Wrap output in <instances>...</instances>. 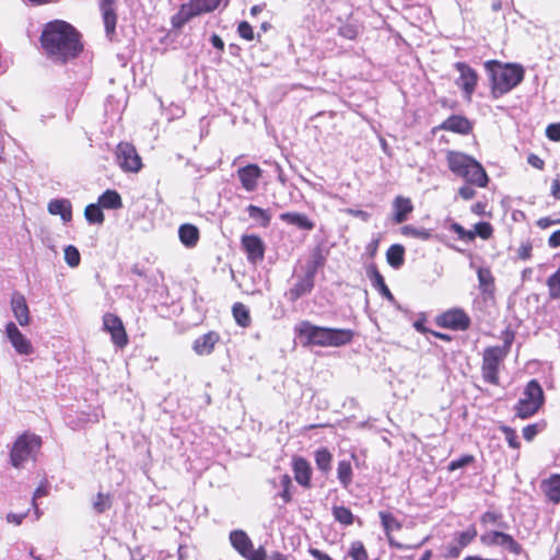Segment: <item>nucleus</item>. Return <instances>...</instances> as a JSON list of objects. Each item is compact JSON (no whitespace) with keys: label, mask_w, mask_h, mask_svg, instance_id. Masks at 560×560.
<instances>
[{"label":"nucleus","mask_w":560,"mask_h":560,"mask_svg":"<svg viewBox=\"0 0 560 560\" xmlns=\"http://www.w3.org/2000/svg\"><path fill=\"white\" fill-rule=\"evenodd\" d=\"M222 0H189L186 4L195 16L214 11Z\"/></svg>","instance_id":"31"},{"label":"nucleus","mask_w":560,"mask_h":560,"mask_svg":"<svg viewBox=\"0 0 560 560\" xmlns=\"http://www.w3.org/2000/svg\"><path fill=\"white\" fill-rule=\"evenodd\" d=\"M332 455L326 447H320L315 452V463L317 468L324 474L331 469Z\"/></svg>","instance_id":"35"},{"label":"nucleus","mask_w":560,"mask_h":560,"mask_svg":"<svg viewBox=\"0 0 560 560\" xmlns=\"http://www.w3.org/2000/svg\"><path fill=\"white\" fill-rule=\"evenodd\" d=\"M337 477L343 488H348L352 482V467L350 462L340 460L337 468Z\"/></svg>","instance_id":"40"},{"label":"nucleus","mask_w":560,"mask_h":560,"mask_svg":"<svg viewBox=\"0 0 560 560\" xmlns=\"http://www.w3.org/2000/svg\"><path fill=\"white\" fill-rule=\"evenodd\" d=\"M101 10L103 13L106 34L108 36L113 35L115 33L117 18L112 0H101Z\"/></svg>","instance_id":"28"},{"label":"nucleus","mask_w":560,"mask_h":560,"mask_svg":"<svg viewBox=\"0 0 560 560\" xmlns=\"http://www.w3.org/2000/svg\"><path fill=\"white\" fill-rule=\"evenodd\" d=\"M246 210H247L249 218L259 222V224L262 228H267L270 224L271 215L269 214V212L267 210L261 209L254 205H249Z\"/></svg>","instance_id":"38"},{"label":"nucleus","mask_w":560,"mask_h":560,"mask_svg":"<svg viewBox=\"0 0 560 560\" xmlns=\"http://www.w3.org/2000/svg\"><path fill=\"white\" fill-rule=\"evenodd\" d=\"M40 444V438L35 434L24 433L20 435L10 452L12 466L18 469L22 468L27 460L34 458Z\"/></svg>","instance_id":"6"},{"label":"nucleus","mask_w":560,"mask_h":560,"mask_svg":"<svg viewBox=\"0 0 560 560\" xmlns=\"http://www.w3.org/2000/svg\"><path fill=\"white\" fill-rule=\"evenodd\" d=\"M386 259L390 267L400 268L405 261V247L400 244L392 245L386 252Z\"/></svg>","instance_id":"32"},{"label":"nucleus","mask_w":560,"mask_h":560,"mask_svg":"<svg viewBox=\"0 0 560 560\" xmlns=\"http://www.w3.org/2000/svg\"><path fill=\"white\" fill-rule=\"evenodd\" d=\"M4 332L16 353L21 355L34 353V347L31 340L19 329L15 323L9 322L5 325Z\"/></svg>","instance_id":"11"},{"label":"nucleus","mask_w":560,"mask_h":560,"mask_svg":"<svg viewBox=\"0 0 560 560\" xmlns=\"http://www.w3.org/2000/svg\"><path fill=\"white\" fill-rule=\"evenodd\" d=\"M294 478L303 487H310L312 469L308 462L302 457L293 462Z\"/></svg>","instance_id":"23"},{"label":"nucleus","mask_w":560,"mask_h":560,"mask_svg":"<svg viewBox=\"0 0 560 560\" xmlns=\"http://www.w3.org/2000/svg\"><path fill=\"white\" fill-rule=\"evenodd\" d=\"M103 328L110 335L113 343L124 348L128 343V336L122 320L115 314L106 313L103 316Z\"/></svg>","instance_id":"10"},{"label":"nucleus","mask_w":560,"mask_h":560,"mask_svg":"<svg viewBox=\"0 0 560 560\" xmlns=\"http://www.w3.org/2000/svg\"><path fill=\"white\" fill-rule=\"evenodd\" d=\"M113 505V497L109 493L98 492L92 500V506L95 513L102 514L108 511Z\"/></svg>","instance_id":"37"},{"label":"nucleus","mask_w":560,"mask_h":560,"mask_svg":"<svg viewBox=\"0 0 560 560\" xmlns=\"http://www.w3.org/2000/svg\"><path fill=\"white\" fill-rule=\"evenodd\" d=\"M237 32H238V35L246 40L254 39L253 27L249 25V23H247L245 21H243L238 24Z\"/></svg>","instance_id":"50"},{"label":"nucleus","mask_w":560,"mask_h":560,"mask_svg":"<svg viewBox=\"0 0 560 560\" xmlns=\"http://www.w3.org/2000/svg\"><path fill=\"white\" fill-rule=\"evenodd\" d=\"M116 162L124 172L138 173L141 167V158L136 148L128 142H120L116 148Z\"/></svg>","instance_id":"7"},{"label":"nucleus","mask_w":560,"mask_h":560,"mask_svg":"<svg viewBox=\"0 0 560 560\" xmlns=\"http://www.w3.org/2000/svg\"><path fill=\"white\" fill-rule=\"evenodd\" d=\"M11 311L18 324L22 327L31 324V313L25 296L20 292H13L10 301Z\"/></svg>","instance_id":"16"},{"label":"nucleus","mask_w":560,"mask_h":560,"mask_svg":"<svg viewBox=\"0 0 560 560\" xmlns=\"http://www.w3.org/2000/svg\"><path fill=\"white\" fill-rule=\"evenodd\" d=\"M555 224H560V213H559V217L556 218V219H551L550 217H544V218H540L537 221V225L540 229H547V228H549L551 225H555Z\"/></svg>","instance_id":"56"},{"label":"nucleus","mask_w":560,"mask_h":560,"mask_svg":"<svg viewBox=\"0 0 560 560\" xmlns=\"http://www.w3.org/2000/svg\"><path fill=\"white\" fill-rule=\"evenodd\" d=\"M241 245L250 264L257 265L262 261L265 256V244L258 235H243L241 238Z\"/></svg>","instance_id":"14"},{"label":"nucleus","mask_w":560,"mask_h":560,"mask_svg":"<svg viewBox=\"0 0 560 560\" xmlns=\"http://www.w3.org/2000/svg\"><path fill=\"white\" fill-rule=\"evenodd\" d=\"M501 432L504 434L505 440L508 441L509 446L512 448H518L520 442L516 435V432L514 429L508 427V425H501L500 427Z\"/></svg>","instance_id":"47"},{"label":"nucleus","mask_w":560,"mask_h":560,"mask_svg":"<svg viewBox=\"0 0 560 560\" xmlns=\"http://www.w3.org/2000/svg\"><path fill=\"white\" fill-rule=\"evenodd\" d=\"M455 68L459 72V78L456 83L459 88L463 89L466 97L470 98L477 84V73L472 68L464 62H457Z\"/></svg>","instance_id":"17"},{"label":"nucleus","mask_w":560,"mask_h":560,"mask_svg":"<svg viewBox=\"0 0 560 560\" xmlns=\"http://www.w3.org/2000/svg\"><path fill=\"white\" fill-rule=\"evenodd\" d=\"M378 516H380L383 529L385 532V535L388 539L389 545L393 547H396L397 549L408 550V549H412V548H419L420 546H422L430 539V536H427L422 539L421 542H419L415 546H409V545H404V544L397 542L393 539L392 533L395 530L401 529V527H402L401 523L390 512H387V511H380Z\"/></svg>","instance_id":"8"},{"label":"nucleus","mask_w":560,"mask_h":560,"mask_svg":"<svg viewBox=\"0 0 560 560\" xmlns=\"http://www.w3.org/2000/svg\"><path fill=\"white\" fill-rule=\"evenodd\" d=\"M474 456L472 455H464L462 456L460 458L458 459H455V460H452L450 464H448V470L450 471H454L456 469H459V468H463L469 464H471L474 462Z\"/></svg>","instance_id":"48"},{"label":"nucleus","mask_w":560,"mask_h":560,"mask_svg":"<svg viewBox=\"0 0 560 560\" xmlns=\"http://www.w3.org/2000/svg\"><path fill=\"white\" fill-rule=\"evenodd\" d=\"M458 195L464 200H470L476 196V190L472 187H470L469 185H464L458 189Z\"/></svg>","instance_id":"57"},{"label":"nucleus","mask_w":560,"mask_h":560,"mask_svg":"<svg viewBox=\"0 0 560 560\" xmlns=\"http://www.w3.org/2000/svg\"><path fill=\"white\" fill-rule=\"evenodd\" d=\"M291 485V479L288 475H283L281 477V486L283 487L282 492L280 493V497L283 499L285 503L291 501V494L289 492V487Z\"/></svg>","instance_id":"52"},{"label":"nucleus","mask_w":560,"mask_h":560,"mask_svg":"<svg viewBox=\"0 0 560 560\" xmlns=\"http://www.w3.org/2000/svg\"><path fill=\"white\" fill-rule=\"evenodd\" d=\"M394 222L400 224L407 220V217L413 210V206L409 198L398 196L395 198L394 203Z\"/></svg>","instance_id":"24"},{"label":"nucleus","mask_w":560,"mask_h":560,"mask_svg":"<svg viewBox=\"0 0 560 560\" xmlns=\"http://www.w3.org/2000/svg\"><path fill=\"white\" fill-rule=\"evenodd\" d=\"M98 205L105 209H119L122 206L121 197L116 190L108 189L100 196Z\"/></svg>","instance_id":"33"},{"label":"nucleus","mask_w":560,"mask_h":560,"mask_svg":"<svg viewBox=\"0 0 560 560\" xmlns=\"http://www.w3.org/2000/svg\"><path fill=\"white\" fill-rule=\"evenodd\" d=\"M440 327L453 330H465L470 325L469 316L460 308H453L444 312L436 318Z\"/></svg>","instance_id":"13"},{"label":"nucleus","mask_w":560,"mask_h":560,"mask_svg":"<svg viewBox=\"0 0 560 560\" xmlns=\"http://www.w3.org/2000/svg\"><path fill=\"white\" fill-rule=\"evenodd\" d=\"M514 335L506 332L503 346L489 347L485 349L482 357L481 372L485 382L499 385L500 364L510 352Z\"/></svg>","instance_id":"4"},{"label":"nucleus","mask_w":560,"mask_h":560,"mask_svg":"<svg viewBox=\"0 0 560 560\" xmlns=\"http://www.w3.org/2000/svg\"><path fill=\"white\" fill-rule=\"evenodd\" d=\"M528 164L537 170H542L545 162L536 154H529L527 158Z\"/></svg>","instance_id":"60"},{"label":"nucleus","mask_w":560,"mask_h":560,"mask_svg":"<svg viewBox=\"0 0 560 560\" xmlns=\"http://www.w3.org/2000/svg\"><path fill=\"white\" fill-rule=\"evenodd\" d=\"M446 161L452 173L464 178L476 160L458 151H448Z\"/></svg>","instance_id":"15"},{"label":"nucleus","mask_w":560,"mask_h":560,"mask_svg":"<svg viewBox=\"0 0 560 560\" xmlns=\"http://www.w3.org/2000/svg\"><path fill=\"white\" fill-rule=\"evenodd\" d=\"M230 541L233 548L243 557L253 548V542L248 535L242 529H235L230 533Z\"/></svg>","instance_id":"25"},{"label":"nucleus","mask_w":560,"mask_h":560,"mask_svg":"<svg viewBox=\"0 0 560 560\" xmlns=\"http://www.w3.org/2000/svg\"><path fill=\"white\" fill-rule=\"evenodd\" d=\"M542 490L546 497L553 503L560 502V475H552L542 482Z\"/></svg>","instance_id":"30"},{"label":"nucleus","mask_w":560,"mask_h":560,"mask_svg":"<svg viewBox=\"0 0 560 560\" xmlns=\"http://www.w3.org/2000/svg\"><path fill=\"white\" fill-rule=\"evenodd\" d=\"M486 66L491 71L492 95L495 98L513 90L524 79V70L521 66H501L497 61H489Z\"/></svg>","instance_id":"3"},{"label":"nucleus","mask_w":560,"mask_h":560,"mask_svg":"<svg viewBox=\"0 0 560 560\" xmlns=\"http://www.w3.org/2000/svg\"><path fill=\"white\" fill-rule=\"evenodd\" d=\"M299 332L307 343L319 347H341L350 343L354 336L351 329L319 327L308 322L300 325Z\"/></svg>","instance_id":"2"},{"label":"nucleus","mask_w":560,"mask_h":560,"mask_svg":"<svg viewBox=\"0 0 560 560\" xmlns=\"http://www.w3.org/2000/svg\"><path fill=\"white\" fill-rule=\"evenodd\" d=\"M438 129L452 131L459 135H468L472 130L471 122L464 116L452 115L445 119Z\"/></svg>","instance_id":"20"},{"label":"nucleus","mask_w":560,"mask_h":560,"mask_svg":"<svg viewBox=\"0 0 560 560\" xmlns=\"http://www.w3.org/2000/svg\"><path fill=\"white\" fill-rule=\"evenodd\" d=\"M551 195L556 199H560V179H555L551 185Z\"/></svg>","instance_id":"64"},{"label":"nucleus","mask_w":560,"mask_h":560,"mask_svg":"<svg viewBox=\"0 0 560 560\" xmlns=\"http://www.w3.org/2000/svg\"><path fill=\"white\" fill-rule=\"evenodd\" d=\"M40 39L46 54L58 62L75 58L83 49L75 28L60 20L49 22L45 26Z\"/></svg>","instance_id":"1"},{"label":"nucleus","mask_w":560,"mask_h":560,"mask_svg":"<svg viewBox=\"0 0 560 560\" xmlns=\"http://www.w3.org/2000/svg\"><path fill=\"white\" fill-rule=\"evenodd\" d=\"M65 260L71 268H75L80 265L81 256L78 248L73 245H68L65 248Z\"/></svg>","instance_id":"46"},{"label":"nucleus","mask_w":560,"mask_h":560,"mask_svg":"<svg viewBox=\"0 0 560 560\" xmlns=\"http://www.w3.org/2000/svg\"><path fill=\"white\" fill-rule=\"evenodd\" d=\"M500 518V515L494 512H486L481 516V523L482 524H497L498 520Z\"/></svg>","instance_id":"59"},{"label":"nucleus","mask_w":560,"mask_h":560,"mask_svg":"<svg viewBox=\"0 0 560 560\" xmlns=\"http://www.w3.org/2000/svg\"><path fill=\"white\" fill-rule=\"evenodd\" d=\"M219 340L220 337L218 332L209 331L194 341L192 349L199 355H208L213 351Z\"/></svg>","instance_id":"21"},{"label":"nucleus","mask_w":560,"mask_h":560,"mask_svg":"<svg viewBox=\"0 0 560 560\" xmlns=\"http://www.w3.org/2000/svg\"><path fill=\"white\" fill-rule=\"evenodd\" d=\"M401 233L405 236H409V237H413V238H418V240H422V241H428L432 237V234L429 230L423 229V228L418 229L412 225L402 226Z\"/></svg>","instance_id":"43"},{"label":"nucleus","mask_w":560,"mask_h":560,"mask_svg":"<svg viewBox=\"0 0 560 560\" xmlns=\"http://www.w3.org/2000/svg\"><path fill=\"white\" fill-rule=\"evenodd\" d=\"M84 217L91 224H102L104 222V213L100 205H88L84 210Z\"/></svg>","instance_id":"41"},{"label":"nucleus","mask_w":560,"mask_h":560,"mask_svg":"<svg viewBox=\"0 0 560 560\" xmlns=\"http://www.w3.org/2000/svg\"><path fill=\"white\" fill-rule=\"evenodd\" d=\"M546 136L552 141H560V122L550 124L546 128Z\"/></svg>","instance_id":"54"},{"label":"nucleus","mask_w":560,"mask_h":560,"mask_svg":"<svg viewBox=\"0 0 560 560\" xmlns=\"http://www.w3.org/2000/svg\"><path fill=\"white\" fill-rule=\"evenodd\" d=\"M476 233L483 240H487L492 234V226L488 222H480L475 225Z\"/></svg>","instance_id":"51"},{"label":"nucleus","mask_w":560,"mask_h":560,"mask_svg":"<svg viewBox=\"0 0 560 560\" xmlns=\"http://www.w3.org/2000/svg\"><path fill=\"white\" fill-rule=\"evenodd\" d=\"M477 536V530L474 526L468 527L466 530L455 535V544L447 546L445 557L457 558L462 550L467 547Z\"/></svg>","instance_id":"18"},{"label":"nucleus","mask_w":560,"mask_h":560,"mask_svg":"<svg viewBox=\"0 0 560 560\" xmlns=\"http://www.w3.org/2000/svg\"><path fill=\"white\" fill-rule=\"evenodd\" d=\"M545 400L544 390L536 380H532L525 386L522 397L514 407L516 417L527 419L534 416Z\"/></svg>","instance_id":"5"},{"label":"nucleus","mask_w":560,"mask_h":560,"mask_svg":"<svg viewBox=\"0 0 560 560\" xmlns=\"http://www.w3.org/2000/svg\"><path fill=\"white\" fill-rule=\"evenodd\" d=\"M235 322L242 326L247 327L250 324V316L247 307L242 303H235L232 307Z\"/></svg>","instance_id":"42"},{"label":"nucleus","mask_w":560,"mask_h":560,"mask_svg":"<svg viewBox=\"0 0 560 560\" xmlns=\"http://www.w3.org/2000/svg\"><path fill=\"white\" fill-rule=\"evenodd\" d=\"M481 544L486 546H501L514 555L522 552V546L514 538L503 532L491 530L480 536Z\"/></svg>","instance_id":"12"},{"label":"nucleus","mask_w":560,"mask_h":560,"mask_svg":"<svg viewBox=\"0 0 560 560\" xmlns=\"http://www.w3.org/2000/svg\"><path fill=\"white\" fill-rule=\"evenodd\" d=\"M538 433L537 424H528L523 429V436L526 441H532Z\"/></svg>","instance_id":"58"},{"label":"nucleus","mask_w":560,"mask_h":560,"mask_svg":"<svg viewBox=\"0 0 560 560\" xmlns=\"http://www.w3.org/2000/svg\"><path fill=\"white\" fill-rule=\"evenodd\" d=\"M26 515H27V512L21 513V514L9 513L7 515V521L9 523H13L15 525H20L23 522V520L26 517Z\"/></svg>","instance_id":"61"},{"label":"nucleus","mask_w":560,"mask_h":560,"mask_svg":"<svg viewBox=\"0 0 560 560\" xmlns=\"http://www.w3.org/2000/svg\"><path fill=\"white\" fill-rule=\"evenodd\" d=\"M548 245L550 248L560 247V230L555 231L548 238Z\"/></svg>","instance_id":"62"},{"label":"nucleus","mask_w":560,"mask_h":560,"mask_svg":"<svg viewBox=\"0 0 560 560\" xmlns=\"http://www.w3.org/2000/svg\"><path fill=\"white\" fill-rule=\"evenodd\" d=\"M533 245L530 241L522 242L517 248V257L522 260H528L532 257Z\"/></svg>","instance_id":"49"},{"label":"nucleus","mask_w":560,"mask_h":560,"mask_svg":"<svg viewBox=\"0 0 560 560\" xmlns=\"http://www.w3.org/2000/svg\"><path fill=\"white\" fill-rule=\"evenodd\" d=\"M370 279L374 288H376L385 299H387L390 302L395 300L390 290L386 285L383 276L378 272V270L375 267H372L370 271Z\"/></svg>","instance_id":"34"},{"label":"nucleus","mask_w":560,"mask_h":560,"mask_svg":"<svg viewBox=\"0 0 560 560\" xmlns=\"http://www.w3.org/2000/svg\"><path fill=\"white\" fill-rule=\"evenodd\" d=\"M323 260L322 257L318 256L315 259L312 267H308L306 275L301 278L288 292L287 296L291 302H295L301 296L310 293L314 288V277L317 271V268L322 266Z\"/></svg>","instance_id":"9"},{"label":"nucleus","mask_w":560,"mask_h":560,"mask_svg":"<svg viewBox=\"0 0 560 560\" xmlns=\"http://www.w3.org/2000/svg\"><path fill=\"white\" fill-rule=\"evenodd\" d=\"M547 287L551 299H560V267L547 279Z\"/></svg>","instance_id":"45"},{"label":"nucleus","mask_w":560,"mask_h":560,"mask_svg":"<svg viewBox=\"0 0 560 560\" xmlns=\"http://www.w3.org/2000/svg\"><path fill=\"white\" fill-rule=\"evenodd\" d=\"M280 219L291 225H295L299 229L311 231L315 224L307 218V215L298 212H283L280 214Z\"/></svg>","instance_id":"27"},{"label":"nucleus","mask_w":560,"mask_h":560,"mask_svg":"<svg viewBox=\"0 0 560 560\" xmlns=\"http://www.w3.org/2000/svg\"><path fill=\"white\" fill-rule=\"evenodd\" d=\"M178 236L183 245L191 248L196 246L199 240V230L189 223L182 224L178 229Z\"/></svg>","instance_id":"29"},{"label":"nucleus","mask_w":560,"mask_h":560,"mask_svg":"<svg viewBox=\"0 0 560 560\" xmlns=\"http://www.w3.org/2000/svg\"><path fill=\"white\" fill-rule=\"evenodd\" d=\"M308 552L316 560H332V558L330 556H328L327 553H325V552H323V551H320L319 549H316V548H311L308 550Z\"/></svg>","instance_id":"63"},{"label":"nucleus","mask_w":560,"mask_h":560,"mask_svg":"<svg viewBox=\"0 0 560 560\" xmlns=\"http://www.w3.org/2000/svg\"><path fill=\"white\" fill-rule=\"evenodd\" d=\"M451 229L453 232H455L459 238L464 240V238H468V240H472L475 237V233L472 232H467L460 224L458 223H453L451 225Z\"/></svg>","instance_id":"55"},{"label":"nucleus","mask_w":560,"mask_h":560,"mask_svg":"<svg viewBox=\"0 0 560 560\" xmlns=\"http://www.w3.org/2000/svg\"><path fill=\"white\" fill-rule=\"evenodd\" d=\"M261 170L257 164H248L244 167L238 168L237 176L242 184V187L250 192L254 191L258 186V179L261 176Z\"/></svg>","instance_id":"19"},{"label":"nucleus","mask_w":560,"mask_h":560,"mask_svg":"<svg viewBox=\"0 0 560 560\" xmlns=\"http://www.w3.org/2000/svg\"><path fill=\"white\" fill-rule=\"evenodd\" d=\"M479 289L482 293H491L494 288V278L489 268H479L477 270Z\"/></svg>","instance_id":"36"},{"label":"nucleus","mask_w":560,"mask_h":560,"mask_svg":"<svg viewBox=\"0 0 560 560\" xmlns=\"http://www.w3.org/2000/svg\"><path fill=\"white\" fill-rule=\"evenodd\" d=\"M192 18H195L192 11L186 3H183L178 12L172 18V25L175 28H180Z\"/></svg>","instance_id":"39"},{"label":"nucleus","mask_w":560,"mask_h":560,"mask_svg":"<svg viewBox=\"0 0 560 560\" xmlns=\"http://www.w3.org/2000/svg\"><path fill=\"white\" fill-rule=\"evenodd\" d=\"M48 211L52 215H60L63 222L72 218L71 203L67 199H54L48 203Z\"/></svg>","instance_id":"26"},{"label":"nucleus","mask_w":560,"mask_h":560,"mask_svg":"<svg viewBox=\"0 0 560 560\" xmlns=\"http://www.w3.org/2000/svg\"><path fill=\"white\" fill-rule=\"evenodd\" d=\"M332 515L337 522L342 525H351L353 523V514L346 506H335L332 509Z\"/></svg>","instance_id":"44"},{"label":"nucleus","mask_w":560,"mask_h":560,"mask_svg":"<svg viewBox=\"0 0 560 560\" xmlns=\"http://www.w3.org/2000/svg\"><path fill=\"white\" fill-rule=\"evenodd\" d=\"M243 557L247 560H266V551L262 547H259L256 550L252 548Z\"/></svg>","instance_id":"53"},{"label":"nucleus","mask_w":560,"mask_h":560,"mask_svg":"<svg viewBox=\"0 0 560 560\" xmlns=\"http://www.w3.org/2000/svg\"><path fill=\"white\" fill-rule=\"evenodd\" d=\"M464 179L467 182V184L481 188L486 187L489 180L485 168L478 161H475V163L470 165V168L468 170Z\"/></svg>","instance_id":"22"}]
</instances>
